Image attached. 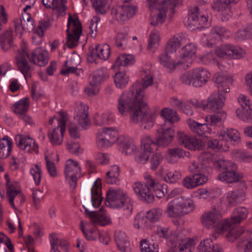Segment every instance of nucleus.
Wrapping results in <instances>:
<instances>
[{
	"label": "nucleus",
	"mask_w": 252,
	"mask_h": 252,
	"mask_svg": "<svg viewBox=\"0 0 252 252\" xmlns=\"http://www.w3.org/2000/svg\"><path fill=\"white\" fill-rule=\"evenodd\" d=\"M215 167L223 171L219 174L218 179L228 183L239 181L243 177V174L236 172L237 165L233 162L224 159H220L215 162Z\"/></svg>",
	"instance_id": "obj_6"
},
{
	"label": "nucleus",
	"mask_w": 252,
	"mask_h": 252,
	"mask_svg": "<svg viewBox=\"0 0 252 252\" xmlns=\"http://www.w3.org/2000/svg\"><path fill=\"white\" fill-rule=\"evenodd\" d=\"M235 0H216L212 4V9L218 12L222 21L227 20L231 16L229 4Z\"/></svg>",
	"instance_id": "obj_21"
},
{
	"label": "nucleus",
	"mask_w": 252,
	"mask_h": 252,
	"mask_svg": "<svg viewBox=\"0 0 252 252\" xmlns=\"http://www.w3.org/2000/svg\"><path fill=\"white\" fill-rule=\"evenodd\" d=\"M229 221H230L229 220ZM230 222V225L228 228L225 229L223 232L225 231H228L226 235L227 240L230 242H233L235 239H237L241 234L239 228H236L232 223Z\"/></svg>",
	"instance_id": "obj_57"
},
{
	"label": "nucleus",
	"mask_w": 252,
	"mask_h": 252,
	"mask_svg": "<svg viewBox=\"0 0 252 252\" xmlns=\"http://www.w3.org/2000/svg\"><path fill=\"white\" fill-rule=\"evenodd\" d=\"M181 176V173L179 171H167L165 173V176H164V180L166 182L174 183L180 179Z\"/></svg>",
	"instance_id": "obj_63"
},
{
	"label": "nucleus",
	"mask_w": 252,
	"mask_h": 252,
	"mask_svg": "<svg viewBox=\"0 0 252 252\" xmlns=\"http://www.w3.org/2000/svg\"><path fill=\"white\" fill-rule=\"evenodd\" d=\"M136 7L129 4H123L113 7L111 10V16L113 20L120 24H124L136 13Z\"/></svg>",
	"instance_id": "obj_13"
},
{
	"label": "nucleus",
	"mask_w": 252,
	"mask_h": 252,
	"mask_svg": "<svg viewBox=\"0 0 252 252\" xmlns=\"http://www.w3.org/2000/svg\"><path fill=\"white\" fill-rule=\"evenodd\" d=\"M141 252H158V247L155 243L150 244L146 239L141 240L140 244Z\"/></svg>",
	"instance_id": "obj_58"
},
{
	"label": "nucleus",
	"mask_w": 252,
	"mask_h": 252,
	"mask_svg": "<svg viewBox=\"0 0 252 252\" xmlns=\"http://www.w3.org/2000/svg\"><path fill=\"white\" fill-rule=\"evenodd\" d=\"M175 134L174 129L171 127H167L165 125L157 130L156 137L158 145L162 146H168L173 140Z\"/></svg>",
	"instance_id": "obj_22"
},
{
	"label": "nucleus",
	"mask_w": 252,
	"mask_h": 252,
	"mask_svg": "<svg viewBox=\"0 0 252 252\" xmlns=\"http://www.w3.org/2000/svg\"><path fill=\"white\" fill-rule=\"evenodd\" d=\"M160 115L165 121L171 124L178 122L180 120V117L177 112L169 107L163 108L160 111Z\"/></svg>",
	"instance_id": "obj_44"
},
{
	"label": "nucleus",
	"mask_w": 252,
	"mask_h": 252,
	"mask_svg": "<svg viewBox=\"0 0 252 252\" xmlns=\"http://www.w3.org/2000/svg\"><path fill=\"white\" fill-rule=\"evenodd\" d=\"M114 82L117 88L122 89L125 87L127 84L128 77L125 73L119 72L115 74Z\"/></svg>",
	"instance_id": "obj_55"
},
{
	"label": "nucleus",
	"mask_w": 252,
	"mask_h": 252,
	"mask_svg": "<svg viewBox=\"0 0 252 252\" xmlns=\"http://www.w3.org/2000/svg\"><path fill=\"white\" fill-rule=\"evenodd\" d=\"M115 239L117 247L122 252H131V248L130 242L124 232H116Z\"/></svg>",
	"instance_id": "obj_30"
},
{
	"label": "nucleus",
	"mask_w": 252,
	"mask_h": 252,
	"mask_svg": "<svg viewBox=\"0 0 252 252\" xmlns=\"http://www.w3.org/2000/svg\"><path fill=\"white\" fill-rule=\"evenodd\" d=\"M85 212L94 225L105 226L111 223L109 216L102 207L97 212L89 211L86 209Z\"/></svg>",
	"instance_id": "obj_19"
},
{
	"label": "nucleus",
	"mask_w": 252,
	"mask_h": 252,
	"mask_svg": "<svg viewBox=\"0 0 252 252\" xmlns=\"http://www.w3.org/2000/svg\"><path fill=\"white\" fill-rule=\"evenodd\" d=\"M134 192L139 199L143 201L151 203L154 200L152 189L147 185L141 182H135L132 186Z\"/></svg>",
	"instance_id": "obj_25"
},
{
	"label": "nucleus",
	"mask_w": 252,
	"mask_h": 252,
	"mask_svg": "<svg viewBox=\"0 0 252 252\" xmlns=\"http://www.w3.org/2000/svg\"><path fill=\"white\" fill-rule=\"evenodd\" d=\"M68 119V115L66 112L60 111L59 117L57 118L58 126L48 133L49 140L53 145H60L63 143L65 125Z\"/></svg>",
	"instance_id": "obj_12"
},
{
	"label": "nucleus",
	"mask_w": 252,
	"mask_h": 252,
	"mask_svg": "<svg viewBox=\"0 0 252 252\" xmlns=\"http://www.w3.org/2000/svg\"><path fill=\"white\" fill-rule=\"evenodd\" d=\"M175 199L182 209L184 215L193 210L194 208L193 202L189 197L181 195L180 197H176Z\"/></svg>",
	"instance_id": "obj_40"
},
{
	"label": "nucleus",
	"mask_w": 252,
	"mask_h": 252,
	"mask_svg": "<svg viewBox=\"0 0 252 252\" xmlns=\"http://www.w3.org/2000/svg\"><path fill=\"white\" fill-rule=\"evenodd\" d=\"M6 195L9 203L12 207H14V200L21 192L18 188V184L16 183L10 182L8 179L6 183Z\"/></svg>",
	"instance_id": "obj_33"
},
{
	"label": "nucleus",
	"mask_w": 252,
	"mask_h": 252,
	"mask_svg": "<svg viewBox=\"0 0 252 252\" xmlns=\"http://www.w3.org/2000/svg\"><path fill=\"white\" fill-rule=\"evenodd\" d=\"M134 62V58L131 55L122 54L120 55L114 63V66L119 67L131 65Z\"/></svg>",
	"instance_id": "obj_49"
},
{
	"label": "nucleus",
	"mask_w": 252,
	"mask_h": 252,
	"mask_svg": "<svg viewBox=\"0 0 252 252\" xmlns=\"http://www.w3.org/2000/svg\"><path fill=\"white\" fill-rule=\"evenodd\" d=\"M160 41L159 32L156 30L151 31L149 37V44L148 48L151 50L153 48H157Z\"/></svg>",
	"instance_id": "obj_56"
},
{
	"label": "nucleus",
	"mask_w": 252,
	"mask_h": 252,
	"mask_svg": "<svg viewBox=\"0 0 252 252\" xmlns=\"http://www.w3.org/2000/svg\"><path fill=\"white\" fill-rule=\"evenodd\" d=\"M88 106L84 103H79L76 109V115L74 118L80 126L84 129H87L91 125L89 119Z\"/></svg>",
	"instance_id": "obj_27"
},
{
	"label": "nucleus",
	"mask_w": 252,
	"mask_h": 252,
	"mask_svg": "<svg viewBox=\"0 0 252 252\" xmlns=\"http://www.w3.org/2000/svg\"><path fill=\"white\" fill-rule=\"evenodd\" d=\"M185 24L191 30H194L199 27L208 26L210 23L208 15L205 13H201L198 7H195L190 10Z\"/></svg>",
	"instance_id": "obj_14"
},
{
	"label": "nucleus",
	"mask_w": 252,
	"mask_h": 252,
	"mask_svg": "<svg viewBox=\"0 0 252 252\" xmlns=\"http://www.w3.org/2000/svg\"><path fill=\"white\" fill-rule=\"evenodd\" d=\"M212 240L207 238L202 241L197 247L198 252H211L213 245Z\"/></svg>",
	"instance_id": "obj_59"
},
{
	"label": "nucleus",
	"mask_w": 252,
	"mask_h": 252,
	"mask_svg": "<svg viewBox=\"0 0 252 252\" xmlns=\"http://www.w3.org/2000/svg\"><path fill=\"white\" fill-rule=\"evenodd\" d=\"M238 252H252V239H246L240 240L236 245Z\"/></svg>",
	"instance_id": "obj_53"
},
{
	"label": "nucleus",
	"mask_w": 252,
	"mask_h": 252,
	"mask_svg": "<svg viewBox=\"0 0 252 252\" xmlns=\"http://www.w3.org/2000/svg\"><path fill=\"white\" fill-rule=\"evenodd\" d=\"M110 55V47L108 44L98 45L91 53L88 59L90 62H93L95 57H98L103 60H107Z\"/></svg>",
	"instance_id": "obj_29"
},
{
	"label": "nucleus",
	"mask_w": 252,
	"mask_h": 252,
	"mask_svg": "<svg viewBox=\"0 0 252 252\" xmlns=\"http://www.w3.org/2000/svg\"><path fill=\"white\" fill-rule=\"evenodd\" d=\"M229 35V32L225 28L217 26L211 31V39L208 40L206 36L204 35L201 40L204 45L212 46L216 41L220 40L223 38H228Z\"/></svg>",
	"instance_id": "obj_23"
},
{
	"label": "nucleus",
	"mask_w": 252,
	"mask_h": 252,
	"mask_svg": "<svg viewBox=\"0 0 252 252\" xmlns=\"http://www.w3.org/2000/svg\"><path fill=\"white\" fill-rule=\"evenodd\" d=\"M186 37L183 34H176L167 42L163 53L159 55L158 61L161 65L166 67L168 71L175 70L176 57L175 54L181 45L185 43Z\"/></svg>",
	"instance_id": "obj_3"
},
{
	"label": "nucleus",
	"mask_w": 252,
	"mask_h": 252,
	"mask_svg": "<svg viewBox=\"0 0 252 252\" xmlns=\"http://www.w3.org/2000/svg\"><path fill=\"white\" fill-rule=\"evenodd\" d=\"M179 245L171 246V248L168 252H191V249L195 245L194 240L189 238L188 241H182Z\"/></svg>",
	"instance_id": "obj_36"
},
{
	"label": "nucleus",
	"mask_w": 252,
	"mask_h": 252,
	"mask_svg": "<svg viewBox=\"0 0 252 252\" xmlns=\"http://www.w3.org/2000/svg\"><path fill=\"white\" fill-rule=\"evenodd\" d=\"M157 232L160 237H163L169 240L171 246L179 245V243H182L184 241H188L189 238L185 237L183 234L179 231L173 232L170 229L164 227H158Z\"/></svg>",
	"instance_id": "obj_18"
},
{
	"label": "nucleus",
	"mask_w": 252,
	"mask_h": 252,
	"mask_svg": "<svg viewBox=\"0 0 252 252\" xmlns=\"http://www.w3.org/2000/svg\"><path fill=\"white\" fill-rule=\"evenodd\" d=\"M151 68L150 63L144 65L141 71V82H135L128 91L124 92L118 99L117 106L119 113L123 116L131 112V121L134 124L140 122V126L144 129L151 128L156 119L155 113L150 111L144 102V91L153 84Z\"/></svg>",
	"instance_id": "obj_1"
},
{
	"label": "nucleus",
	"mask_w": 252,
	"mask_h": 252,
	"mask_svg": "<svg viewBox=\"0 0 252 252\" xmlns=\"http://www.w3.org/2000/svg\"><path fill=\"white\" fill-rule=\"evenodd\" d=\"M219 136L226 141H230L233 144H237L240 142V134L237 130L234 129H228L226 131L221 132Z\"/></svg>",
	"instance_id": "obj_37"
},
{
	"label": "nucleus",
	"mask_w": 252,
	"mask_h": 252,
	"mask_svg": "<svg viewBox=\"0 0 252 252\" xmlns=\"http://www.w3.org/2000/svg\"><path fill=\"white\" fill-rule=\"evenodd\" d=\"M158 143L157 138L154 140L150 135L144 134L141 138V148L142 150H145L151 153H153L156 149Z\"/></svg>",
	"instance_id": "obj_39"
},
{
	"label": "nucleus",
	"mask_w": 252,
	"mask_h": 252,
	"mask_svg": "<svg viewBox=\"0 0 252 252\" xmlns=\"http://www.w3.org/2000/svg\"><path fill=\"white\" fill-rule=\"evenodd\" d=\"M93 7L97 13L103 14L105 12V7L109 0H91Z\"/></svg>",
	"instance_id": "obj_60"
},
{
	"label": "nucleus",
	"mask_w": 252,
	"mask_h": 252,
	"mask_svg": "<svg viewBox=\"0 0 252 252\" xmlns=\"http://www.w3.org/2000/svg\"><path fill=\"white\" fill-rule=\"evenodd\" d=\"M13 37L12 31L9 29L0 35V45L2 50L6 51L12 45Z\"/></svg>",
	"instance_id": "obj_45"
},
{
	"label": "nucleus",
	"mask_w": 252,
	"mask_h": 252,
	"mask_svg": "<svg viewBox=\"0 0 252 252\" xmlns=\"http://www.w3.org/2000/svg\"><path fill=\"white\" fill-rule=\"evenodd\" d=\"M14 22L15 31L20 35L23 31L30 32L32 31L34 28L33 21L29 14L25 16L22 14L21 19L15 20Z\"/></svg>",
	"instance_id": "obj_28"
},
{
	"label": "nucleus",
	"mask_w": 252,
	"mask_h": 252,
	"mask_svg": "<svg viewBox=\"0 0 252 252\" xmlns=\"http://www.w3.org/2000/svg\"><path fill=\"white\" fill-rule=\"evenodd\" d=\"M43 5L46 8H52L62 15L66 9V0H42Z\"/></svg>",
	"instance_id": "obj_32"
},
{
	"label": "nucleus",
	"mask_w": 252,
	"mask_h": 252,
	"mask_svg": "<svg viewBox=\"0 0 252 252\" xmlns=\"http://www.w3.org/2000/svg\"><path fill=\"white\" fill-rule=\"evenodd\" d=\"M165 213L170 217H177L184 215L175 199L168 203Z\"/></svg>",
	"instance_id": "obj_48"
},
{
	"label": "nucleus",
	"mask_w": 252,
	"mask_h": 252,
	"mask_svg": "<svg viewBox=\"0 0 252 252\" xmlns=\"http://www.w3.org/2000/svg\"><path fill=\"white\" fill-rule=\"evenodd\" d=\"M150 8L156 7V15L153 17L151 24L158 26L164 22L167 15L170 18L174 13V8L181 0H165L158 3V0H147Z\"/></svg>",
	"instance_id": "obj_5"
},
{
	"label": "nucleus",
	"mask_w": 252,
	"mask_h": 252,
	"mask_svg": "<svg viewBox=\"0 0 252 252\" xmlns=\"http://www.w3.org/2000/svg\"><path fill=\"white\" fill-rule=\"evenodd\" d=\"M119 142L120 151L126 155H131L137 150L133 140L129 137H120Z\"/></svg>",
	"instance_id": "obj_31"
},
{
	"label": "nucleus",
	"mask_w": 252,
	"mask_h": 252,
	"mask_svg": "<svg viewBox=\"0 0 252 252\" xmlns=\"http://www.w3.org/2000/svg\"><path fill=\"white\" fill-rule=\"evenodd\" d=\"M216 54L220 58L239 59L245 55V51L239 47L230 44H222L216 48Z\"/></svg>",
	"instance_id": "obj_16"
},
{
	"label": "nucleus",
	"mask_w": 252,
	"mask_h": 252,
	"mask_svg": "<svg viewBox=\"0 0 252 252\" xmlns=\"http://www.w3.org/2000/svg\"><path fill=\"white\" fill-rule=\"evenodd\" d=\"M248 214L249 211L245 207L236 208L233 211L231 220H229L230 223H232L233 224L240 223L247 218Z\"/></svg>",
	"instance_id": "obj_38"
},
{
	"label": "nucleus",
	"mask_w": 252,
	"mask_h": 252,
	"mask_svg": "<svg viewBox=\"0 0 252 252\" xmlns=\"http://www.w3.org/2000/svg\"><path fill=\"white\" fill-rule=\"evenodd\" d=\"M244 112L250 114L251 110V105L249 99L244 94H240L238 98Z\"/></svg>",
	"instance_id": "obj_64"
},
{
	"label": "nucleus",
	"mask_w": 252,
	"mask_h": 252,
	"mask_svg": "<svg viewBox=\"0 0 252 252\" xmlns=\"http://www.w3.org/2000/svg\"><path fill=\"white\" fill-rule=\"evenodd\" d=\"M196 53V45L193 43L187 44L183 47L180 50V55L176 57L175 70L181 66L182 68L189 67L193 62V58L195 57Z\"/></svg>",
	"instance_id": "obj_10"
},
{
	"label": "nucleus",
	"mask_w": 252,
	"mask_h": 252,
	"mask_svg": "<svg viewBox=\"0 0 252 252\" xmlns=\"http://www.w3.org/2000/svg\"><path fill=\"white\" fill-rule=\"evenodd\" d=\"M106 70L105 69H99L97 70L89 78V82L94 85L100 87L101 82L106 76Z\"/></svg>",
	"instance_id": "obj_50"
},
{
	"label": "nucleus",
	"mask_w": 252,
	"mask_h": 252,
	"mask_svg": "<svg viewBox=\"0 0 252 252\" xmlns=\"http://www.w3.org/2000/svg\"><path fill=\"white\" fill-rule=\"evenodd\" d=\"M113 121L112 114L109 112L97 115L94 118V123L96 125L101 126L103 125L109 124Z\"/></svg>",
	"instance_id": "obj_52"
},
{
	"label": "nucleus",
	"mask_w": 252,
	"mask_h": 252,
	"mask_svg": "<svg viewBox=\"0 0 252 252\" xmlns=\"http://www.w3.org/2000/svg\"><path fill=\"white\" fill-rule=\"evenodd\" d=\"M66 32V46L69 48L76 46L82 32L81 23L77 18L69 15Z\"/></svg>",
	"instance_id": "obj_9"
},
{
	"label": "nucleus",
	"mask_w": 252,
	"mask_h": 252,
	"mask_svg": "<svg viewBox=\"0 0 252 252\" xmlns=\"http://www.w3.org/2000/svg\"><path fill=\"white\" fill-rule=\"evenodd\" d=\"M15 140L17 146L25 152L38 153L37 144L29 135L18 134L15 136Z\"/></svg>",
	"instance_id": "obj_20"
},
{
	"label": "nucleus",
	"mask_w": 252,
	"mask_h": 252,
	"mask_svg": "<svg viewBox=\"0 0 252 252\" xmlns=\"http://www.w3.org/2000/svg\"><path fill=\"white\" fill-rule=\"evenodd\" d=\"M120 168L116 165L110 167L105 177L106 182L109 184H117L119 182Z\"/></svg>",
	"instance_id": "obj_46"
},
{
	"label": "nucleus",
	"mask_w": 252,
	"mask_h": 252,
	"mask_svg": "<svg viewBox=\"0 0 252 252\" xmlns=\"http://www.w3.org/2000/svg\"><path fill=\"white\" fill-rule=\"evenodd\" d=\"M221 213L216 209L204 213L201 216V222L206 228H214L219 233H223V231L230 225L229 220L221 221Z\"/></svg>",
	"instance_id": "obj_8"
},
{
	"label": "nucleus",
	"mask_w": 252,
	"mask_h": 252,
	"mask_svg": "<svg viewBox=\"0 0 252 252\" xmlns=\"http://www.w3.org/2000/svg\"><path fill=\"white\" fill-rule=\"evenodd\" d=\"M28 59L39 66H44L48 61V53L41 48H37L34 50L31 56L26 49H23L18 52L16 57L17 66L26 79L31 77L32 71V68L27 62Z\"/></svg>",
	"instance_id": "obj_2"
},
{
	"label": "nucleus",
	"mask_w": 252,
	"mask_h": 252,
	"mask_svg": "<svg viewBox=\"0 0 252 252\" xmlns=\"http://www.w3.org/2000/svg\"><path fill=\"white\" fill-rule=\"evenodd\" d=\"M189 156V153L180 148L169 149L167 152L166 158L170 163H174L178 159L184 157Z\"/></svg>",
	"instance_id": "obj_35"
},
{
	"label": "nucleus",
	"mask_w": 252,
	"mask_h": 252,
	"mask_svg": "<svg viewBox=\"0 0 252 252\" xmlns=\"http://www.w3.org/2000/svg\"><path fill=\"white\" fill-rule=\"evenodd\" d=\"M12 143L11 139L5 136L0 139V158H6L10 154Z\"/></svg>",
	"instance_id": "obj_41"
},
{
	"label": "nucleus",
	"mask_w": 252,
	"mask_h": 252,
	"mask_svg": "<svg viewBox=\"0 0 252 252\" xmlns=\"http://www.w3.org/2000/svg\"><path fill=\"white\" fill-rule=\"evenodd\" d=\"M162 214V211L160 209H153L147 212L146 218L150 221L155 222L160 218Z\"/></svg>",
	"instance_id": "obj_62"
},
{
	"label": "nucleus",
	"mask_w": 252,
	"mask_h": 252,
	"mask_svg": "<svg viewBox=\"0 0 252 252\" xmlns=\"http://www.w3.org/2000/svg\"><path fill=\"white\" fill-rule=\"evenodd\" d=\"M226 113L224 111H220L213 115L207 116L205 120L212 126H220L226 118Z\"/></svg>",
	"instance_id": "obj_43"
},
{
	"label": "nucleus",
	"mask_w": 252,
	"mask_h": 252,
	"mask_svg": "<svg viewBox=\"0 0 252 252\" xmlns=\"http://www.w3.org/2000/svg\"><path fill=\"white\" fill-rule=\"evenodd\" d=\"M91 200L94 208L100 206L102 200L101 196V183L99 181H95L91 189Z\"/></svg>",
	"instance_id": "obj_34"
},
{
	"label": "nucleus",
	"mask_w": 252,
	"mask_h": 252,
	"mask_svg": "<svg viewBox=\"0 0 252 252\" xmlns=\"http://www.w3.org/2000/svg\"><path fill=\"white\" fill-rule=\"evenodd\" d=\"M220 92H214L208 97L207 101H202L200 107L207 111L215 112L221 109L224 105L225 96Z\"/></svg>",
	"instance_id": "obj_15"
},
{
	"label": "nucleus",
	"mask_w": 252,
	"mask_h": 252,
	"mask_svg": "<svg viewBox=\"0 0 252 252\" xmlns=\"http://www.w3.org/2000/svg\"><path fill=\"white\" fill-rule=\"evenodd\" d=\"M220 137V140L217 139H213L208 142V146L212 149H219L224 151L228 150L229 146L228 144L223 140L221 137Z\"/></svg>",
	"instance_id": "obj_54"
},
{
	"label": "nucleus",
	"mask_w": 252,
	"mask_h": 252,
	"mask_svg": "<svg viewBox=\"0 0 252 252\" xmlns=\"http://www.w3.org/2000/svg\"><path fill=\"white\" fill-rule=\"evenodd\" d=\"M245 192L243 189L230 191L220 198V202L226 207L232 206L241 203L245 199Z\"/></svg>",
	"instance_id": "obj_24"
},
{
	"label": "nucleus",
	"mask_w": 252,
	"mask_h": 252,
	"mask_svg": "<svg viewBox=\"0 0 252 252\" xmlns=\"http://www.w3.org/2000/svg\"><path fill=\"white\" fill-rule=\"evenodd\" d=\"M29 99L28 97H25L18 102H16L13 105V111L15 113L20 115H23L26 113L29 107Z\"/></svg>",
	"instance_id": "obj_47"
},
{
	"label": "nucleus",
	"mask_w": 252,
	"mask_h": 252,
	"mask_svg": "<svg viewBox=\"0 0 252 252\" xmlns=\"http://www.w3.org/2000/svg\"><path fill=\"white\" fill-rule=\"evenodd\" d=\"M87 223L84 224V222L82 221L80 223V229L83 233L84 236L88 240L94 241L96 240L97 236H98L99 231L95 227L86 230L85 227Z\"/></svg>",
	"instance_id": "obj_51"
},
{
	"label": "nucleus",
	"mask_w": 252,
	"mask_h": 252,
	"mask_svg": "<svg viewBox=\"0 0 252 252\" xmlns=\"http://www.w3.org/2000/svg\"><path fill=\"white\" fill-rule=\"evenodd\" d=\"M199 159L202 162V164L205 166H207L208 164L214 163L215 166V162L218 160H216L214 155L210 153H203L199 157Z\"/></svg>",
	"instance_id": "obj_61"
},
{
	"label": "nucleus",
	"mask_w": 252,
	"mask_h": 252,
	"mask_svg": "<svg viewBox=\"0 0 252 252\" xmlns=\"http://www.w3.org/2000/svg\"><path fill=\"white\" fill-rule=\"evenodd\" d=\"M118 131L114 127H103L97 134L96 145L99 149L107 148L119 141Z\"/></svg>",
	"instance_id": "obj_11"
},
{
	"label": "nucleus",
	"mask_w": 252,
	"mask_h": 252,
	"mask_svg": "<svg viewBox=\"0 0 252 252\" xmlns=\"http://www.w3.org/2000/svg\"><path fill=\"white\" fill-rule=\"evenodd\" d=\"M81 172V168L77 161L72 159H68L66 161L64 173L66 179L68 181L72 188H75L77 181L76 175Z\"/></svg>",
	"instance_id": "obj_17"
},
{
	"label": "nucleus",
	"mask_w": 252,
	"mask_h": 252,
	"mask_svg": "<svg viewBox=\"0 0 252 252\" xmlns=\"http://www.w3.org/2000/svg\"><path fill=\"white\" fill-rule=\"evenodd\" d=\"M210 76V73L207 69L199 67L184 73L180 77V80L186 85L200 87L208 81Z\"/></svg>",
	"instance_id": "obj_7"
},
{
	"label": "nucleus",
	"mask_w": 252,
	"mask_h": 252,
	"mask_svg": "<svg viewBox=\"0 0 252 252\" xmlns=\"http://www.w3.org/2000/svg\"><path fill=\"white\" fill-rule=\"evenodd\" d=\"M187 123L191 130L199 135L210 132V129L206 124H200L190 119L187 121Z\"/></svg>",
	"instance_id": "obj_42"
},
{
	"label": "nucleus",
	"mask_w": 252,
	"mask_h": 252,
	"mask_svg": "<svg viewBox=\"0 0 252 252\" xmlns=\"http://www.w3.org/2000/svg\"><path fill=\"white\" fill-rule=\"evenodd\" d=\"M133 201L125 191L120 189H111L107 191L106 205L110 207H123V215L129 217L132 212Z\"/></svg>",
	"instance_id": "obj_4"
},
{
	"label": "nucleus",
	"mask_w": 252,
	"mask_h": 252,
	"mask_svg": "<svg viewBox=\"0 0 252 252\" xmlns=\"http://www.w3.org/2000/svg\"><path fill=\"white\" fill-rule=\"evenodd\" d=\"M214 80L218 88V92L223 94L229 92V86L233 82L230 74L226 72L216 73L214 77Z\"/></svg>",
	"instance_id": "obj_26"
}]
</instances>
